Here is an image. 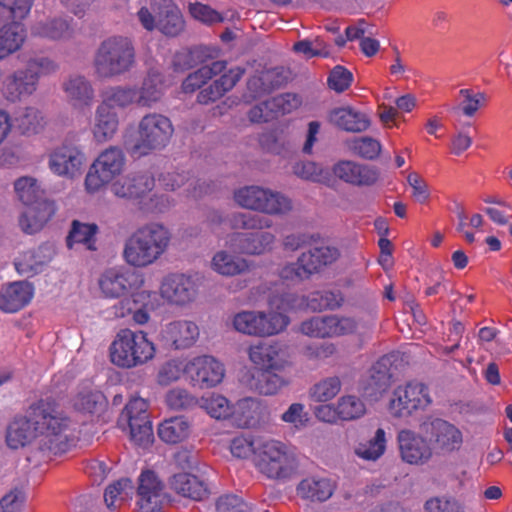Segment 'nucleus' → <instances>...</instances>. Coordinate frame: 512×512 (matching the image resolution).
I'll list each match as a JSON object with an SVG mask.
<instances>
[{"instance_id":"obj_1","label":"nucleus","mask_w":512,"mask_h":512,"mask_svg":"<svg viewBox=\"0 0 512 512\" xmlns=\"http://www.w3.org/2000/svg\"><path fill=\"white\" fill-rule=\"evenodd\" d=\"M72 426V420L56 400L46 397L31 404L27 415L13 418L7 426L5 441L13 450L34 441L38 450L57 455L67 451Z\"/></svg>"},{"instance_id":"obj_2","label":"nucleus","mask_w":512,"mask_h":512,"mask_svg":"<svg viewBox=\"0 0 512 512\" xmlns=\"http://www.w3.org/2000/svg\"><path fill=\"white\" fill-rule=\"evenodd\" d=\"M172 233L158 222L147 223L134 231L125 241L123 259L131 267L153 265L168 251Z\"/></svg>"},{"instance_id":"obj_3","label":"nucleus","mask_w":512,"mask_h":512,"mask_svg":"<svg viewBox=\"0 0 512 512\" xmlns=\"http://www.w3.org/2000/svg\"><path fill=\"white\" fill-rule=\"evenodd\" d=\"M174 135L171 119L158 112L143 115L137 123L135 137L126 141L132 157L140 158L164 150Z\"/></svg>"},{"instance_id":"obj_4","label":"nucleus","mask_w":512,"mask_h":512,"mask_svg":"<svg viewBox=\"0 0 512 512\" xmlns=\"http://www.w3.org/2000/svg\"><path fill=\"white\" fill-rule=\"evenodd\" d=\"M253 464L257 471L271 480L291 479L299 462L292 447L276 439L258 438Z\"/></svg>"},{"instance_id":"obj_5","label":"nucleus","mask_w":512,"mask_h":512,"mask_svg":"<svg viewBox=\"0 0 512 512\" xmlns=\"http://www.w3.org/2000/svg\"><path fill=\"white\" fill-rule=\"evenodd\" d=\"M14 189L18 199L26 206L19 219L21 229L28 234L40 231L54 215V203L43 198V190L33 177H20L15 181Z\"/></svg>"},{"instance_id":"obj_6","label":"nucleus","mask_w":512,"mask_h":512,"mask_svg":"<svg viewBox=\"0 0 512 512\" xmlns=\"http://www.w3.org/2000/svg\"><path fill=\"white\" fill-rule=\"evenodd\" d=\"M136 52L130 38L112 36L96 50L93 68L96 76L109 79L129 72L135 65Z\"/></svg>"},{"instance_id":"obj_7","label":"nucleus","mask_w":512,"mask_h":512,"mask_svg":"<svg viewBox=\"0 0 512 512\" xmlns=\"http://www.w3.org/2000/svg\"><path fill=\"white\" fill-rule=\"evenodd\" d=\"M155 354V344L146 332L128 328L121 329L109 347L111 362L125 369L142 366L154 359Z\"/></svg>"},{"instance_id":"obj_8","label":"nucleus","mask_w":512,"mask_h":512,"mask_svg":"<svg viewBox=\"0 0 512 512\" xmlns=\"http://www.w3.org/2000/svg\"><path fill=\"white\" fill-rule=\"evenodd\" d=\"M234 200L242 208L269 215H284L292 210V202L288 197L255 185L236 190Z\"/></svg>"},{"instance_id":"obj_9","label":"nucleus","mask_w":512,"mask_h":512,"mask_svg":"<svg viewBox=\"0 0 512 512\" xmlns=\"http://www.w3.org/2000/svg\"><path fill=\"white\" fill-rule=\"evenodd\" d=\"M126 157L123 150L110 146L103 150L90 166L85 177V189L88 193H96L120 176L125 169Z\"/></svg>"},{"instance_id":"obj_10","label":"nucleus","mask_w":512,"mask_h":512,"mask_svg":"<svg viewBox=\"0 0 512 512\" xmlns=\"http://www.w3.org/2000/svg\"><path fill=\"white\" fill-rule=\"evenodd\" d=\"M289 322L281 312L241 311L232 318V326L237 332L260 337L279 334Z\"/></svg>"},{"instance_id":"obj_11","label":"nucleus","mask_w":512,"mask_h":512,"mask_svg":"<svg viewBox=\"0 0 512 512\" xmlns=\"http://www.w3.org/2000/svg\"><path fill=\"white\" fill-rule=\"evenodd\" d=\"M431 402L428 387L423 383L411 381L393 390L388 409L394 417H408L414 412L426 409Z\"/></svg>"},{"instance_id":"obj_12","label":"nucleus","mask_w":512,"mask_h":512,"mask_svg":"<svg viewBox=\"0 0 512 512\" xmlns=\"http://www.w3.org/2000/svg\"><path fill=\"white\" fill-rule=\"evenodd\" d=\"M340 256L336 247L321 245L303 252L296 263L286 265L281 272L286 279H306L325 266L334 263Z\"/></svg>"},{"instance_id":"obj_13","label":"nucleus","mask_w":512,"mask_h":512,"mask_svg":"<svg viewBox=\"0 0 512 512\" xmlns=\"http://www.w3.org/2000/svg\"><path fill=\"white\" fill-rule=\"evenodd\" d=\"M344 302L343 295L340 291H318L311 293L308 297L295 294H285L280 298L271 300L272 306L282 311H293L310 309L313 311H321L325 309L334 310L339 308Z\"/></svg>"},{"instance_id":"obj_14","label":"nucleus","mask_w":512,"mask_h":512,"mask_svg":"<svg viewBox=\"0 0 512 512\" xmlns=\"http://www.w3.org/2000/svg\"><path fill=\"white\" fill-rule=\"evenodd\" d=\"M420 430L429 437L432 448L441 454H451L462 447L461 430L447 420L434 418L425 421L421 424Z\"/></svg>"},{"instance_id":"obj_15","label":"nucleus","mask_w":512,"mask_h":512,"mask_svg":"<svg viewBox=\"0 0 512 512\" xmlns=\"http://www.w3.org/2000/svg\"><path fill=\"white\" fill-rule=\"evenodd\" d=\"M248 356L260 370L284 371L292 365L289 347L278 341H262L251 345Z\"/></svg>"},{"instance_id":"obj_16","label":"nucleus","mask_w":512,"mask_h":512,"mask_svg":"<svg viewBox=\"0 0 512 512\" xmlns=\"http://www.w3.org/2000/svg\"><path fill=\"white\" fill-rule=\"evenodd\" d=\"M198 288L195 277L184 273H170L162 279L159 293L168 304L183 307L197 298Z\"/></svg>"},{"instance_id":"obj_17","label":"nucleus","mask_w":512,"mask_h":512,"mask_svg":"<svg viewBox=\"0 0 512 512\" xmlns=\"http://www.w3.org/2000/svg\"><path fill=\"white\" fill-rule=\"evenodd\" d=\"M184 373L193 386L213 388L219 385L225 376V367L211 355H200L190 359L183 367Z\"/></svg>"},{"instance_id":"obj_18","label":"nucleus","mask_w":512,"mask_h":512,"mask_svg":"<svg viewBox=\"0 0 512 512\" xmlns=\"http://www.w3.org/2000/svg\"><path fill=\"white\" fill-rule=\"evenodd\" d=\"M121 419L128 422L131 440L138 446L152 443L153 430L148 414V403L143 398H132L125 406Z\"/></svg>"},{"instance_id":"obj_19","label":"nucleus","mask_w":512,"mask_h":512,"mask_svg":"<svg viewBox=\"0 0 512 512\" xmlns=\"http://www.w3.org/2000/svg\"><path fill=\"white\" fill-rule=\"evenodd\" d=\"M411 429H402L397 434L400 457L403 462L422 466L430 462L433 457V448L424 436Z\"/></svg>"},{"instance_id":"obj_20","label":"nucleus","mask_w":512,"mask_h":512,"mask_svg":"<svg viewBox=\"0 0 512 512\" xmlns=\"http://www.w3.org/2000/svg\"><path fill=\"white\" fill-rule=\"evenodd\" d=\"M137 504L141 512H162L168 501L164 484L152 470L142 471L138 479Z\"/></svg>"},{"instance_id":"obj_21","label":"nucleus","mask_w":512,"mask_h":512,"mask_svg":"<svg viewBox=\"0 0 512 512\" xmlns=\"http://www.w3.org/2000/svg\"><path fill=\"white\" fill-rule=\"evenodd\" d=\"M144 283L142 274L119 268L106 270L99 279V287L105 297L118 298L139 289Z\"/></svg>"},{"instance_id":"obj_22","label":"nucleus","mask_w":512,"mask_h":512,"mask_svg":"<svg viewBox=\"0 0 512 512\" xmlns=\"http://www.w3.org/2000/svg\"><path fill=\"white\" fill-rule=\"evenodd\" d=\"M85 161L82 150L73 143H62L49 155L50 170L62 177L73 178L78 175Z\"/></svg>"},{"instance_id":"obj_23","label":"nucleus","mask_w":512,"mask_h":512,"mask_svg":"<svg viewBox=\"0 0 512 512\" xmlns=\"http://www.w3.org/2000/svg\"><path fill=\"white\" fill-rule=\"evenodd\" d=\"M276 237L271 232H234L226 238V247L230 250L247 255H261L271 250Z\"/></svg>"},{"instance_id":"obj_24","label":"nucleus","mask_w":512,"mask_h":512,"mask_svg":"<svg viewBox=\"0 0 512 512\" xmlns=\"http://www.w3.org/2000/svg\"><path fill=\"white\" fill-rule=\"evenodd\" d=\"M199 335V327L194 321L181 319L165 324L159 337L167 346L179 350L192 347Z\"/></svg>"},{"instance_id":"obj_25","label":"nucleus","mask_w":512,"mask_h":512,"mask_svg":"<svg viewBox=\"0 0 512 512\" xmlns=\"http://www.w3.org/2000/svg\"><path fill=\"white\" fill-rule=\"evenodd\" d=\"M38 87V76L24 69H18L2 81L1 94L5 100L16 103L30 97Z\"/></svg>"},{"instance_id":"obj_26","label":"nucleus","mask_w":512,"mask_h":512,"mask_svg":"<svg viewBox=\"0 0 512 512\" xmlns=\"http://www.w3.org/2000/svg\"><path fill=\"white\" fill-rule=\"evenodd\" d=\"M160 293L149 290H142L132 294V303L134 308L124 309L125 303L122 301L115 305V315L125 317L127 313H132V319L136 324L144 325L150 320V312L161 306Z\"/></svg>"},{"instance_id":"obj_27","label":"nucleus","mask_w":512,"mask_h":512,"mask_svg":"<svg viewBox=\"0 0 512 512\" xmlns=\"http://www.w3.org/2000/svg\"><path fill=\"white\" fill-rule=\"evenodd\" d=\"M155 180L149 173H133L116 180L112 186V193L119 198L139 199L152 191Z\"/></svg>"},{"instance_id":"obj_28","label":"nucleus","mask_w":512,"mask_h":512,"mask_svg":"<svg viewBox=\"0 0 512 512\" xmlns=\"http://www.w3.org/2000/svg\"><path fill=\"white\" fill-rule=\"evenodd\" d=\"M257 402L253 399H241L236 406L223 395L210 393L200 399V407L215 419H226L234 413H242L244 409H253Z\"/></svg>"},{"instance_id":"obj_29","label":"nucleus","mask_w":512,"mask_h":512,"mask_svg":"<svg viewBox=\"0 0 512 512\" xmlns=\"http://www.w3.org/2000/svg\"><path fill=\"white\" fill-rule=\"evenodd\" d=\"M168 485L179 496L193 501H203L210 495L208 484L198 476L187 472L172 475Z\"/></svg>"},{"instance_id":"obj_30","label":"nucleus","mask_w":512,"mask_h":512,"mask_svg":"<svg viewBox=\"0 0 512 512\" xmlns=\"http://www.w3.org/2000/svg\"><path fill=\"white\" fill-rule=\"evenodd\" d=\"M34 288L27 281H15L0 290V310L15 313L30 303Z\"/></svg>"},{"instance_id":"obj_31","label":"nucleus","mask_w":512,"mask_h":512,"mask_svg":"<svg viewBox=\"0 0 512 512\" xmlns=\"http://www.w3.org/2000/svg\"><path fill=\"white\" fill-rule=\"evenodd\" d=\"M62 89L67 101L76 109L92 106L95 90L91 82L82 75H71L62 83Z\"/></svg>"},{"instance_id":"obj_32","label":"nucleus","mask_w":512,"mask_h":512,"mask_svg":"<svg viewBox=\"0 0 512 512\" xmlns=\"http://www.w3.org/2000/svg\"><path fill=\"white\" fill-rule=\"evenodd\" d=\"M331 124L347 132L360 133L370 126V118L367 114L350 106L332 109L328 114Z\"/></svg>"},{"instance_id":"obj_33","label":"nucleus","mask_w":512,"mask_h":512,"mask_svg":"<svg viewBox=\"0 0 512 512\" xmlns=\"http://www.w3.org/2000/svg\"><path fill=\"white\" fill-rule=\"evenodd\" d=\"M119 129V116L111 109L99 104L96 107L91 133L98 144L111 141Z\"/></svg>"},{"instance_id":"obj_34","label":"nucleus","mask_w":512,"mask_h":512,"mask_svg":"<svg viewBox=\"0 0 512 512\" xmlns=\"http://www.w3.org/2000/svg\"><path fill=\"white\" fill-rule=\"evenodd\" d=\"M164 78L158 69H150L139 88H136L137 106L152 108L164 95Z\"/></svg>"},{"instance_id":"obj_35","label":"nucleus","mask_w":512,"mask_h":512,"mask_svg":"<svg viewBox=\"0 0 512 512\" xmlns=\"http://www.w3.org/2000/svg\"><path fill=\"white\" fill-rule=\"evenodd\" d=\"M333 172L339 179L354 185H371L378 179V173L373 167L348 160L337 163Z\"/></svg>"},{"instance_id":"obj_36","label":"nucleus","mask_w":512,"mask_h":512,"mask_svg":"<svg viewBox=\"0 0 512 512\" xmlns=\"http://www.w3.org/2000/svg\"><path fill=\"white\" fill-rule=\"evenodd\" d=\"M22 20L9 19L11 22L0 28V60L17 52L25 43L27 33L24 24L21 23Z\"/></svg>"},{"instance_id":"obj_37","label":"nucleus","mask_w":512,"mask_h":512,"mask_svg":"<svg viewBox=\"0 0 512 512\" xmlns=\"http://www.w3.org/2000/svg\"><path fill=\"white\" fill-rule=\"evenodd\" d=\"M245 70L241 67H234L228 70L220 76L219 79L215 80L208 87L202 89L197 100L201 104H207L221 98L225 93L234 88L237 82L244 75Z\"/></svg>"},{"instance_id":"obj_38","label":"nucleus","mask_w":512,"mask_h":512,"mask_svg":"<svg viewBox=\"0 0 512 512\" xmlns=\"http://www.w3.org/2000/svg\"><path fill=\"white\" fill-rule=\"evenodd\" d=\"M335 489V483L327 477L311 476L302 479L296 487L297 495L302 499L324 502Z\"/></svg>"},{"instance_id":"obj_39","label":"nucleus","mask_w":512,"mask_h":512,"mask_svg":"<svg viewBox=\"0 0 512 512\" xmlns=\"http://www.w3.org/2000/svg\"><path fill=\"white\" fill-rule=\"evenodd\" d=\"M251 264L246 259L233 255L227 250L216 252L211 260V268L222 276L242 275L250 270Z\"/></svg>"},{"instance_id":"obj_40","label":"nucleus","mask_w":512,"mask_h":512,"mask_svg":"<svg viewBox=\"0 0 512 512\" xmlns=\"http://www.w3.org/2000/svg\"><path fill=\"white\" fill-rule=\"evenodd\" d=\"M156 29L167 37H177L184 31L185 20L176 4H164L158 13Z\"/></svg>"},{"instance_id":"obj_41","label":"nucleus","mask_w":512,"mask_h":512,"mask_svg":"<svg viewBox=\"0 0 512 512\" xmlns=\"http://www.w3.org/2000/svg\"><path fill=\"white\" fill-rule=\"evenodd\" d=\"M281 79L277 69L262 70L250 77L247 82L248 94L245 96L248 100H254L271 92L280 86Z\"/></svg>"},{"instance_id":"obj_42","label":"nucleus","mask_w":512,"mask_h":512,"mask_svg":"<svg viewBox=\"0 0 512 512\" xmlns=\"http://www.w3.org/2000/svg\"><path fill=\"white\" fill-rule=\"evenodd\" d=\"M100 104L111 110L137 105L136 87L121 85L109 87L103 92Z\"/></svg>"},{"instance_id":"obj_43","label":"nucleus","mask_w":512,"mask_h":512,"mask_svg":"<svg viewBox=\"0 0 512 512\" xmlns=\"http://www.w3.org/2000/svg\"><path fill=\"white\" fill-rule=\"evenodd\" d=\"M386 446V432L383 428H378L373 437L355 446L354 454L362 460L375 462L384 455Z\"/></svg>"},{"instance_id":"obj_44","label":"nucleus","mask_w":512,"mask_h":512,"mask_svg":"<svg viewBox=\"0 0 512 512\" xmlns=\"http://www.w3.org/2000/svg\"><path fill=\"white\" fill-rule=\"evenodd\" d=\"M73 408L84 414H94L101 411L106 405L105 396L97 389L83 387L72 399Z\"/></svg>"},{"instance_id":"obj_45","label":"nucleus","mask_w":512,"mask_h":512,"mask_svg":"<svg viewBox=\"0 0 512 512\" xmlns=\"http://www.w3.org/2000/svg\"><path fill=\"white\" fill-rule=\"evenodd\" d=\"M44 250L46 249L39 247L36 250L22 253L14 262L17 272L28 277L41 272L44 265L50 260V256L46 255Z\"/></svg>"},{"instance_id":"obj_46","label":"nucleus","mask_w":512,"mask_h":512,"mask_svg":"<svg viewBox=\"0 0 512 512\" xmlns=\"http://www.w3.org/2000/svg\"><path fill=\"white\" fill-rule=\"evenodd\" d=\"M227 63L222 60L213 61L210 64L201 66L198 70L188 75L183 81V91L194 92L214 76L221 74L226 69Z\"/></svg>"},{"instance_id":"obj_47","label":"nucleus","mask_w":512,"mask_h":512,"mask_svg":"<svg viewBox=\"0 0 512 512\" xmlns=\"http://www.w3.org/2000/svg\"><path fill=\"white\" fill-rule=\"evenodd\" d=\"M191 432V425L183 416L173 417L163 421L158 427L159 437L166 443H179L185 440Z\"/></svg>"},{"instance_id":"obj_48","label":"nucleus","mask_w":512,"mask_h":512,"mask_svg":"<svg viewBox=\"0 0 512 512\" xmlns=\"http://www.w3.org/2000/svg\"><path fill=\"white\" fill-rule=\"evenodd\" d=\"M31 34L37 37L56 40L70 36L71 28L68 22L64 19H46L36 21L31 26Z\"/></svg>"},{"instance_id":"obj_49","label":"nucleus","mask_w":512,"mask_h":512,"mask_svg":"<svg viewBox=\"0 0 512 512\" xmlns=\"http://www.w3.org/2000/svg\"><path fill=\"white\" fill-rule=\"evenodd\" d=\"M15 124L22 134L34 135L44 128L45 120L37 108L26 107L15 117Z\"/></svg>"},{"instance_id":"obj_50","label":"nucleus","mask_w":512,"mask_h":512,"mask_svg":"<svg viewBox=\"0 0 512 512\" xmlns=\"http://www.w3.org/2000/svg\"><path fill=\"white\" fill-rule=\"evenodd\" d=\"M96 232L95 224H85L75 220L67 237V246L72 249L76 244H83L88 250H94Z\"/></svg>"},{"instance_id":"obj_51","label":"nucleus","mask_w":512,"mask_h":512,"mask_svg":"<svg viewBox=\"0 0 512 512\" xmlns=\"http://www.w3.org/2000/svg\"><path fill=\"white\" fill-rule=\"evenodd\" d=\"M275 370H261L255 380V389L263 395H275L288 381Z\"/></svg>"},{"instance_id":"obj_52","label":"nucleus","mask_w":512,"mask_h":512,"mask_svg":"<svg viewBox=\"0 0 512 512\" xmlns=\"http://www.w3.org/2000/svg\"><path fill=\"white\" fill-rule=\"evenodd\" d=\"M133 485L130 479L123 478L109 485L104 493V501L108 508L117 507L131 498Z\"/></svg>"},{"instance_id":"obj_53","label":"nucleus","mask_w":512,"mask_h":512,"mask_svg":"<svg viewBox=\"0 0 512 512\" xmlns=\"http://www.w3.org/2000/svg\"><path fill=\"white\" fill-rule=\"evenodd\" d=\"M33 3L34 0H0V21L25 19Z\"/></svg>"},{"instance_id":"obj_54","label":"nucleus","mask_w":512,"mask_h":512,"mask_svg":"<svg viewBox=\"0 0 512 512\" xmlns=\"http://www.w3.org/2000/svg\"><path fill=\"white\" fill-rule=\"evenodd\" d=\"M341 421H352L361 418L366 413L364 402L354 396L345 395L337 401Z\"/></svg>"},{"instance_id":"obj_55","label":"nucleus","mask_w":512,"mask_h":512,"mask_svg":"<svg viewBox=\"0 0 512 512\" xmlns=\"http://www.w3.org/2000/svg\"><path fill=\"white\" fill-rule=\"evenodd\" d=\"M346 146L353 154L365 158L374 159L381 152V144L371 137H359L348 140Z\"/></svg>"},{"instance_id":"obj_56","label":"nucleus","mask_w":512,"mask_h":512,"mask_svg":"<svg viewBox=\"0 0 512 512\" xmlns=\"http://www.w3.org/2000/svg\"><path fill=\"white\" fill-rule=\"evenodd\" d=\"M300 331L312 338H331L330 316H314L300 325Z\"/></svg>"},{"instance_id":"obj_57","label":"nucleus","mask_w":512,"mask_h":512,"mask_svg":"<svg viewBox=\"0 0 512 512\" xmlns=\"http://www.w3.org/2000/svg\"><path fill=\"white\" fill-rule=\"evenodd\" d=\"M231 227L233 229L244 230H261L270 228L272 220L255 214L236 213L230 218Z\"/></svg>"},{"instance_id":"obj_58","label":"nucleus","mask_w":512,"mask_h":512,"mask_svg":"<svg viewBox=\"0 0 512 512\" xmlns=\"http://www.w3.org/2000/svg\"><path fill=\"white\" fill-rule=\"evenodd\" d=\"M461 98L459 106L454 110L460 109L467 117H473L477 111L485 105L486 97L481 92H474L471 89H461L459 91Z\"/></svg>"},{"instance_id":"obj_59","label":"nucleus","mask_w":512,"mask_h":512,"mask_svg":"<svg viewBox=\"0 0 512 512\" xmlns=\"http://www.w3.org/2000/svg\"><path fill=\"white\" fill-rule=\"evenodd\" d=\"M341 390L338 377H328L316 383L311 389V397L316 402H327L333 399Z\"/></svg>"},{"instance_id":"obj_60","label":"nucleus","mask_w":512,"mask_h":512,"mask_svg":"<svg viewBox=\"0 0 512 512\" xmlns=\"http://www.w3.org/2000/svg\"><path fill=\"white\" fill-rule=\"evenodd\" d=\"M331 326V338L353 335L357 332L358 321L349 316L329 315Z\"/></svg>"},{"instance_id":"obj_61","label":"nucleus","mask_w":512,"mask_h":512,"mask_svg":"<svg viewBox=\"0 0 512 512\" xmlns=\"http://www.w3.org/2000/svg\"><path fill=\"white\" fill-rule=\"evenodd\" d=\"M188 9L195 20L207 25L221 23L224 20L218 11L200 2L189 3Z\"/></svg>"},{"instance_id":"obj_62","label":"nucleus","mask_w":512,"mask_h":512,"mask_svg":"<svg viewBox=\"0 0 512 512\" xmlns=\"http://www.w3.org/2000/svg\"><path fill=\"white\" fill-rule=\"evenodd\" d=\"M258 447V439L254 440L251 437L237 436L230 442L231 454L239 459H247L250 456L255 457V450Z\"/></svg>"},{"instance_id":"obj_63","label":"nucleus","mask_w":512,"mask_h":512,"mask_svg":"<svg viewBox=\"0 0 512 512\" xmlns=\"http://www.w3.org/2000/svg\"><path fill=\"white\" fill-rule=\"evenodd\" d=\"M300 104V98L292 93L281 94L269 99L270 111L273 115L290 113Z\"/></svg>"},{"instance_id":"obj_64","label":"nucleus","mask_w":512,"mask_h":512,"mask_svg":"<svg viewBox=\"0 0 512 512\" xmlns=\"http://www.w3.org/2000/svg\"><path fill=\"white\" fill-rule=\"evenodd\" d=\"M217 512H247L249 506L244 500L234 494H225L216 501Z\"/></svg>"}]
</instances>
